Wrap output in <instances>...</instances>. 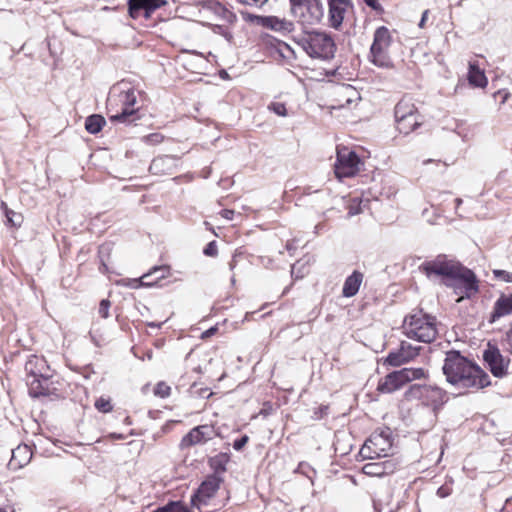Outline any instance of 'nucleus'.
I'll use <instances>...</instances> for the list:
<instances>
[{
  "instance_id": "19",
  "label": "nucleus",
  "mask_w": 512,
  "mask_h": 512,
  "mask_svg": "<svg viewBox=\"0 0 512 512\" xmlns=\"http://www.w3.org/2000/svg\"><path fill=\"white\" fill-rule=\"evenodd\" d=\"M512 315V294L502 293L493 305L489 323H495L500 318Z\"/></svg>"
},
{
  "instance_id": "51",
  "label": "nucleus",
  "mask_w": 512,
  "mask_h": 512,
  "mask_svg": "<svg viewBox=\"0 0 512 512\" xmlns=\"http://www.w3.org/2000/svg\"><path fill=\"white\" fill-rule=\"evenodd\" d=\"M509 96H510L509 92H504L501 103L504 104L508 100Z\"/></svg>"
},
{
  "instance_id": "41",
  "label": "nucleus",
  "mask_w": 512,
  "mask_h": 512,
  "mask_svg": "<svg viewBox=\"0 0 512 512\" xmlns=\"http://www.w3.org/2000/svg\"><path fill=\"white\" fill-rule=\"evenodd\" d=\"M204 254L207 256H216L217 255V246L214 241L210 242L204 249Z\"/></svg>"
},
{
  "instance_id": "6",
  "label": "nucleus",
  "mask_w": 512,
  "mask_h": 512,
  "mask_svg": "<svg viewBox=\"0 0 512 512\" xmlns=\"http://www.w3.org/2000/svg\"><path fill=\"white\" fill-rule=\"evenodd\" d=\"M405 396L408 400H418L433 410L438 409L447 401L446 392L431 385H411L405 392Z\"/></svg>"
},
{
  "instance_id": "46",
  "label": "nucleus",
  "mask_w": 512,
  "mask_h": 512,
  "mask_svg": "<svg viewBox=\"0 0 512 512\" xmlns=\"http://www.w3.org/2000/svg\"><path fill=\"white\" fill-rule=\"evenodd\" d=\"M365 3L374 10H379L380 5L377 0H364Z\"/></svg>"
},
{
  "instance_id": "31",
  "label": "nucleus",
  "mask_w": 512,
  "mask_h": 512,
  "mask_svg": "<svg viewBox=\"0 0 512 512\" xmlns=\"http://www.w3.org/2000/svg\"><path fill=\"white\" fill-rule=\"evenodd\" d=\"M95 407L98 411L103 413H108L113 409L110 399L104 397H100L99 399L96 400Z\"/></svg>"
},
{
  "instance_id": "53",
  "label": "nucleus",
  "mask_w": 512,
  "mask_h": 512,
  "mask_svg": "<svg viewBox=\"0 0 512 512\" xmlns=\"http://www.w3.org/2000/svg\"><path fill=\"white\" fill-rule=\"evenodd\" d=\"M455 203H456V206L459 207L462 204V199L456 198Z\"/></svg>"
},
{
  "instance_id": "10",
  "label": "nucleus",
  "mask_w": 512,
  "mask_h": 512,
  "mask_svg": "<svg viewBox=\"0 0 512 512\" xmlns=\"http://www.w3.org/2000/svg\"><path fill=\"white\" fill-rule=\"evenodd\" d=\"M220 482V479L216 476L206 479L191 498L192 506L201 512H205L203 509L210 505L211 500L220 487Z\"/></svg>"
},
{
  "instance_id": "48",
  "label": "nucleus",
  "mask_w": 512,
  "mask_h": 512,
  "mask_svg": "<svg viewBox=\"0 0 512 512\" xmlns=\"http://www.w3.org/2000/svg\"><path fill=\"white\" fill-rule=\"evenodd\" d=\"M428 14H429V10H425V11L423 12L422 17H421V20H420V22H419V24H418V26H419L420 28H423V27H424L425 22L427 21V18H428Z\"/></svg>"
},
{
  "instance_id": "3",
  "label": "nucleus",
  "mask_w": 512,
  "mask_h": 512,
  "mask_svg": "<svg viewBox=\"0 0 512 512\" xmlns=\"http://www.w3.org/2000/svg\"><path fill=\"white\" fill-rule=\"evenodd\" d=\"M402 331L408 338L424 343L434 341L438 334L435 317L422 311L406 316L402 324Z\"/></svg>"
},
{
  "instance_id": "17",
  "label": "nucleus",
  "mask_w": 512,
  "mask_h": 512,
  "mask_svg": "<svg viewBox=\"0 0 512 512\" xmlns=\"http://www.w3.org/2000/svg\"><path fill=\"white\" fill-rule=\"evenodd\" d=\"M27 375L32 376L36 381L40 378L48 379L50 377L49 367L43 357L31 355L25 363Z\"/></svg>"
},
{
  "instance_id": "42",
  "label": "nucleus",
  "mask_w": 512,
  "mask_h": 512,
  "mask_svg": "<svg viewBox=\"0 0 512 512\" xmlns=\"http://www.w3.org/2000/svg\"><path fill=\"white\" fill-rule=\"evenodd\" d=\"M505 348L506 350L512 354V327L510 330L506 333L505 337Z\"/></svg>"
},
{
  "instance_id": "40",
  "label": "nucleus",
  "mask_w": 512,
  "mask_h": 512,
  "mask_svg": "<svg viewBox=\"0 0 512 512\" xmlns=\"http://www.w3.org/2000/svg\"><path fill=\"white\" fill-rule=\"evenodd\" d=\"M269 0H239L242 4L261 8L263 7Z\"/></svg>"
},
{
  "instance_id": "45",
  "label": "nucleus",
  "mask_w": 512,
  "mask_h": 512,
  "mask_svg": "<svg viewBox=\"0 0 512 512\" xmlns=\"http://www.w3.org/2000/svg\"><path fill=\"white\" fill-rule=\"evenodd\" d=\"M221 215L223 218L227 220H232L234 216V211L229 209H224L221 211Z\"/></svg>"
},
{
  "instance_id": "14",
  "label": "nucleus",
  "mask_w": 512,
  "mask_h": 512,
  "mask_svg": "<svg viewBox=\"0 0 512 512\" xmlns=\"http://www.w3.org/2000/svg\"><path fill=\"white\" fill-rule=\"evenodd\" d=\"M420 347L402 341L400 347L396 351H392L386 357V362L391 366H401L413 360L419 354Z\"/></svg>"
},
{
  "instance_id": "55",
  "label": "nucleus",
  "mask_w": 512,
  "mask_h": 512,
  "mask_svg": "<svg viewBox=\"0 0 512 512\" xmlns=\"http://www.w3.org/2000/svg\"><path fill=\"white\" fill-rule=\"evenodd\" d=\"M434 162L432 159H427L423 161V165H427L428 163Z\"/></svg>"
},
{
  "instance_id": "44",
  "label": "nucleus",
  "mask_w": 512,
  "mask_h": 512,
  "mask_svg": "<svg viewBox=\"0 0 512 512\" xmlns=\"http://www.w3.org/2000/svg\"><path fill=\"white\" fill-rule=\"evenodd\" d=\"M164 271H165V268L164 267H155L153 268V270L150 272V273H147L145 275H143L142 279H147L149 278L153 273H157V272H162V274L157 278V279H160V278H163L164 277Z\"/></svg>"
},
{
  "instance_id": "34",
  "label": "nucleus",
  "mask_w": 512,
  "mask_h": 512,
  "mask_svg": "<svg viewBox=\"0 0 512 512\" xmlns=\"http://www.w3.org/2000/svg\"><path fill=\"white\" fill-rule=\"evenodd\" d=\"M170 392L171 388L165 382H159L154 389V394L161 398L168 397L170 395Z\"/></svg>"
},
{
  "instance_id": "38",
  "label": "nucleus",
  "mask_w": 512,
  "mask_h": 512,
  "mask_svg": "<svg viewBox=\"0 0 512 512\" xmlns=\"http://www.w3.org/2000/svg\"><path fill=\"white\" fill-rule=\"evenodd\" d=\"M110 306H111V303L109 300L104 299L100 302L98 313L102 318L109 317Z\"/></svg>"
},
{
  "instance_id": "5",
  "label": "nucleus",
  "mask_w": 512,
  "mask_h": 512,
  "mask_svg": "<svg viewBox=\"0 0 512 512\" xmlns=\"http://www.w3.org/2000/svg\"><path fill=\"white\" fill-rule=\"evenodd\" d=\"M302 48L312 58L329 59L333 57L335 44L333 39L321 32L309 33L301 41Z\"/></svg>"
},
{
  "instance_id": "50",
  "label": "nucleus",
  "mask_w": 512,
  "mask_h": 512,
  "mask_svg": "<svg viewBox=\"0 0 512 512\" xmlns=\"http://www.w3.org/2000/svg\"><path fill=\"white\" fill-rule=\"evenodd\" d=\"M216 331V328H210L206 332L203 333V336H209L212 335Z\"/></svg>"
},
{
  "instance_id": "22",
  "label": "nucleus",
  "mask_w": 512,
  "mask_h": 512,
  "mask_svg": "<svg viewBox=\"0 0 512 512\" xmlns=\"http://www.w3.org/2000/svg\"><path fill=\"white\" fill-rule=\"evenodd\" d=\"M467 78L469 84L473 87L485 88L488 85L485 72L480 68L477 61H469Z\"/></svg>"
},
{
  "instance_id": "11",
  "label": "nucleus",
  "mask_w": 512,
  "mask_h": 512,
  "mask_svg": "<svg viewBox=\"0 0 512 512\" xmlns=\"http://www.w3.org/2000/svg\"><path fill=\"white\" fill-rule=\"evenodd\" d=\"M483 359L493 376L503 378L508 374L510 359L504 356L498 347L489 344L483 352Z\"/></svg>"
},
{
  "instance_id": "9",
  "label": "nucleus",
  "mask_w": 512,
  "mask_h": 512,
  "mask_svg": "<svg viewBox=\"0 0 512 512\" xmlns=\"http://www.w3.org/2000/svg\"><path fill=\"white\" fill-rule=\"evenodd\" d=\"M391 447L392 442L388 433H374L366 440L360 449V454L368 459L382 457L388 454Z\"/></svg>"
},
{
  "instance_id": "56",
  "label": "nucleus",
  "mask_w": 512,
  "mask_h": 512,
  "mask_svg": "<svg viewBox=\"0 0 512 512\" xmlns=\"http://www.w3.org/2000/svg\"><path fill=\"white\" fill-rule=\"evenodd\" d=\"M295 270H296V265H293L292 266V271H291L293 275L295 274Z\"/></svg>"
},
{
  "instance_id": "16",
  "label": "nucleus",
  "mask_w": 512,
  "mask_h": 512,
  "mask_svg": "<svg viewBox=\"0 0 512 512\" xmlns=\"http://www.w3.org/2000/svg\"><path fill=\"white\" fill-rule=\"evenodd\" d=\"M162 4V0H129V14L134 19L141 16L149 18L151 12Z\"/></svg>"
},
{
  "instance_id": "47",
  "label": "nucleus",
  "mask_w": 512,
  "mask_h": 512,
  "mask_svg": "<svg viewBox=\"0 0 512 512\" xmlns=\"http://www.w3.org/2000/svg\"><path fill=\"white\" fill-rule=\"evenodd\" d=\"M309 469H310V466L305 463H300L298 466V471L307 475L310 478L311 476L308 475V471H307Z\"/></svg>"
},
{
  "instance_id": "2",
  "label": "nucleus",
  "mask_w": 512,
  "mask_h": 512,
  "mask_svg": "<svg viewBox=\"0 0 512 512\" xmlns=\"http://www.w3.org/2000/svg\"><path fill=\"white\" fill-rule=\"evenodd\" d=\"M449 384L461 390H479L490 385L488 374L458 351L446 354L442 367Z\"/></svg>"
},
{
  "instance_id": "21",
  "label": "nucleus",
  "mask_w": 512,
  "mask_h": 512,
  "mask_svg": "<svg viewBox=\"0 0 512 512\" xmlns=\"http://www.w3.org/2000/svg\"><path fill=\"white\" fill-rule=\"evenodd\" d=\"M177 165V159L171 156H162L155 158L150 164V172L154 175L173 174Z\"/></svg>"
},
{
  "instance_id": "13",
  "label": "nucleus",
  "mask_w": 512,
  "mask_h": 512,
  "mask_svg": "<svg viewBox=\"0 0 512 512\" xmlns=\"http://www.w3.org/2000/svg\"><path fill=\"white\" fill-rule=\"evenodd\" d=\"M299 20L303 24L314 25L319 23L324 16V7L321 0H309V2L303 4V10H299Z\"/></svg>"
},
{
  "instance_id": "57",
  "label": "nucleus",
  "mask_w": 512,
  "mask_h": 512,
  "mask_svg": "<svg viewBox=\"0 0 512 512\" xmlns=\"http://www.w3.org/2000/svg\"><path fill=\"white\" fill-rule=\"evenodd\" d=\"M0 512H6V511L0 507Z\"/></svg>"
},
{
  "instance_id": "28",
  "label": "nucleus",
  "mask_w": 512,
  "mask_h": 512,
  "mask_svg": "<svg viewBox=\"0 0 512 512\" xmlns=\"http://www.w3.org/2000/svg\"><path fill=\"white\" fill-rule=\"evenodd\" d=\"M104 124L105 119L101 115H90L85 121V129L91 134H96L101 131Z\"/></svg>"
},
{
  "instance_id": "8",
  "label": "nucleus",
  "mask_w": 512,
  "mask_h": 512,
  "mask_svg": "<svg viewBox=\"0 0 512 512\" xmlns=\"http://www.w3.org/2000/svg\"><path fill=\"white\" fill-rule=\"evenodd\" d=\"M361 161L358 155L347 147L337 148V161L334 165L337 178L352 177L359 172Z\"/></svg>"
},
{
  "instance_id": "27",
  "label": "nucleus",
  "mask_w": 512,
  "mask_h": 512,
  "mask_svg": "<svg viewBox=\"0 0 512 512\" xmlns=\"http://www.w3.org/2000/svg\"><path fill=\"white\" fill-rule=\"evenodd\" d=\"M265 25L275 31H280V32H291L293 30L292 22L285 20V19H280L275 16L267 17L265 19Z\"/></svg>"
},
{
  "instance_id": "18",
  "label": "nucleus",
  "mask_w": 512,
  "mask_h": 512,
  "mask_svg": "<svg viewBox=\"0 0 512 512\" xmlns=\"http://www.w3.org/2000/svg\"><path fill=\"white\" fill-rule=\"evenodd\" d=\"M328 18L330 26L338 29L349 7V0H328Z\"/></svg>"
},
{
  "instance_id": "52",
  "label": "nucleus",
  "mask_w": 512,
  "mask_h": 512,
  "mask_svg": "<svg viewBox=\"0 0 512 512\" xmlns=\"http://www.w3.org/2000/svg\"><path fill=\"white\" fill-rule=\"evenodd\" d=\"M235 265H236V257L234 256L233 259L231 260V262L229 263L230 269L233 270L235 268Z\"/></svg>"
},
{
  "instance_id": "20",
  "label": "nucleus",
  "mask_w": 512,
  "mask_h": 512,
  "mask_svg": "<svg viewBox=\"0 0 512 512\" xmlns=\"http://www.w3.org/2000/svg\"><path fill=\"white\" fill-rule=\"evenodd\" d=\"M214 430L211 426L201 425L193 428L186 436L183 437L181 445L191 446L205 442L212 438Z\"/></svg>"
},
{
  "instance_id": "1",
  "label": "nucleus",
  "mask_w": 512,
  "mask_h": 512,
  "mask_svg": "<svg viewBox=\"0 0 512 512\" xmlns=\"http://www.w3.org/2000/svg\"><path fill=\"white\" fill-rule=\"evenodd\" d=\"M420 268L427 277H444V283L453 287L455 293L460 295L457 301L465 297L469 298L478 291L474 273L454 261L447 260L445 257L439 256L435 260L425 262Z\"/></svg>"
},
{
  "instance_id": "4",
  "label": "nucleus",
  "mask_w": 512,
  "mask_h": 512,
  "mask_svg": "<svg viewBox=\"0 0 512 512\" xmlns=\"http://www.w3.org/2000/svg\"><path fill=\"white\" fill-rule=\"evenodd\" d=\"M426 378L423 368H403L386 375L378 384V390L382 393H392L401 389L407 383Z\"/></svg>"
},
{
  "instance_id": "43",
  "label": "nucleus",
  "mask_w": 512,
  "mask_h": 512,
  "mask_svg": "<svg viewBox=\"0 0 512 512\" xmlns=\"http://www.w3.org/2000/svg\"><path fill=\"white\" fill-rule=\"evenodd\" d=\"M248 442V436H243L241 439L236 440L233 444L234 449L240 450Z\"/></svg>"
},
{
  "instance_id": "23",
  "label": "nucleus",
  "mask_w": 512,
  "mask_h": 512,
  "mask_svg": "<svg viewBox=\"0 0 512 512\" xmlns=\"http://www.w3.org/2000/svg\"><path fill=\"white\" fill-rule=\"evenodd\" d=\"M32 458V451L28 445H19L12 450L9 465L12 469H19L27 465Z\"/></svg>"
},
{
  "instance_id": "33",
  "label": "nucleus",
  "mask_w": 512,
  "mask_h": 512,
  "mask_svg": "<svg viewBox=\"0 0 512 512\" xmlns=\"http://www.w3.org/2000/svg\"><path fill=\"white\" fill-rule=\"evenodd\" d=\"M494 278L496 280L505 282V283H512V272L501 270V269H494L492 271Z\"/></svg>"
},
{
  "instance_id": "26",
  "label": "nucleus",
  "mask_w": 512,
  "mask_h": 512,
  "mask_svg": "<svg viewBox=\"0 0 512 512\" xmlns=\"http://www.w3.org/2000/svg\"><path fill=\"white\" fill-rule=\"evenodd\" d=\"M397 129L400 133L409 134L421 125L420 116L396 118Z\"/></svg>"
},
{
  "instance_id": "30",
  "label": "nucleus",
  "mask_w": 512,
  "mask_h": 512,
  "mask_svg": "<svg viewBox=\"0 0 512 512\" xmlns=\"http://www.w3.org/2000/svg\"><path fill=\"white\" fill-rule=\"evenodd\" d=\"M154 512H190V510L181 502H170Z\"/></svg>"
},
{
  "instance_id": "54",
  "label": "nucleus",
  "mask_w": 512,
  "mask_h": 512,
  "mask_svg": "<svg viewBox=\"0 0 512 512\" xmlns=\"http://www.w3.org/2000/svg\"><path fill=\"white\" fill-rule=\"evenodd\" d=\"M114 101H116V99H114V97H113V96H112V97H109V99H108V103H109V105H112Z\"/></svg>"
},
{
  "instance_id": "35",
  "label": "nucleus",
  "mask_w": 512,
  "mask_h": 512,
  "mask_svg": "<svg viewBox=\"0 0 512 512\" xmlns=\"http://www.w3.org/2000/svg\"><path fill=\"white\" fill-rule=\"evenodd\" d=\"M269 110L273 111L278 116L285 117L287 115L286 107L283 103L280 102H272L268 106Z\"/></svg>"
},
{
  "instance_id": "36",
  "label": "nucleus",
  "mask_w": 512,
  "mask_h": 512,
  "mask_svg": "<svg viewBox=\"0 0 512 512\" xmlns=\"http://www.w3.org/2000/svg\"><path fill=\"white\" fill-rule=\"evenodd\" d=\"M1 207L2 209L4 210L5 212V215L7 217V220L12 224V225H17L18 222H17V219L20 218L19 215H17L14 211L8 209L7 205L5 202H2L1 203Z\"/></svg>"
},
{
  "instance_id": "24",
  "label": "nucleus",
  "mask_w": 512,
  "mask_h": 512,
  "mask_svg": "<svg viewBox=\"0 0 512 512\" xmlns=\"http://www.w3.org/2000/svg\"><path fill=\"white\" fill-rule=\"evenodd\" d=\"M363 274L359 271H354L348 276L344 282L342 294L344 297H353L359 291V288L363 282Z\"/></svg>"
},
{
  "instance_id": "37",
  "label": "nucleus",
  "mask_w": 512,
  "mask_h": 512,
  "mask_svg": "<svg viewBox=\"0 0 512 512\" xmlns=\"http://www.w3.org/2000/svg\"><path fill=\"white\" fill-rule=\"evenodd\" d=\"M163 139L164 137L160 133H151L143 138L144 142L151 145L160 144L163 141Z\"/></svg>"
},
{
  "instance_id": "39",
  "label": "nucleus",
  "mask_w": 512,
  "mask_h": 512,
  "mask_svg": "<svg viewBox=\"0 0 512 512\" xmlns=\"http://www.w3.org/2000/svg\"><path fill=\"white\" fill-rule=\"evenodd\" d=\"M309 2V0H290L292 13L298 14L299 10H303V4Z\"/></svg>"
},
{
  "instance_id": "7",
  "label": "nucleus",
  "mask_w": 512,
  "mask_h": 512,
  "mask_svg": "<svg viewBox=\"0 0 512 512\" xmlns=\"http://www.w3.org/2000/svg\"><path fill=\"white\" fill-rule=\"evenodd\" d=\"M390 43L389 30L384 26L379 27L374 33V40L370 49V57L374 65L381 68L391 67L392 62L388 54Z\"/></svg>"
},
{
  "instance_id": "32",
  "label": "nucleus",
  "mask_w": 512,
  "mask_h": 512,
  "mask_svg": "<svg viewBox=\"0 0 512 512\" xmlns=\"http://www.w3.org/2000/svg\"><path fill=\"white\" fill-rule=\"evenodd\" d=\"M363 201L359 198H353L348 206V215L354 216L363 211L362 209Z\"/></svg>"
},
{
  "instance_id": "15",
  "label": "nucleus",
  "mask_w": 512,
  "mask_h": 512,
  "mask_svg": "<svg viewBox=\"0 0 512 512\" xmlns=\"http://www.w3.org/2000/svg\"><path fill=\"white\" fill-rule=\"evenodd\" d=\"M117 100L122 104V110L120 113L112 115L111 120L125 121L127 117L136 112V109H134V105L137 102L135 90L128 89L126 91H121L117 96Z\"/></svg>"
},
{
  "instance_id": "12",
  "label": "nucleus",
  "mask_w": 512,
  "mask_h": 512,
  "mask_svg": "<svg viewBox=\"0 0 512 512\" xmlns=\"http://www.w3.org/2000/svg\"><path fill=\"white\" fill-rule=\"evenodd\" d=\"M335 104L334 109L344 107H356L361 100L360 92L350 84H341L335 87L333 91Z\"/></svg>"
},
{
  "instance_id": "25",
  "label": "nucleus",
  "mask_w": 512,
  "mask_h": 512,
  "mask_svg": "<svg viewBox=\"0 0 512 512\" xmlns=\"http://www.w3.org/2000/svg\"><path fill=\"white\" fill-rule=\"evenodd\" d=\"M420 116L415 105L408 99H402L395 107V118Z\"/></svg>"
},
{
  "instance_id": "49",
  "label": "nucleus",
  "mask_w": 512,
  "mask_h": 512,
  "mask_svg": "<svg viewBox=\"0 0 512 512\" xmlns=\"http://www.w3.org/2000/svg\"><path fill=\"white\" fill-rule=\"evenodd\" d=\"M449 491L448 489H446L445 487H440L438 490H437V495L441 498H444L446 496L449 495Z\"/></svg>"
},
{
  "instance_id": "29",
  "label": "nucleus",
  "mask_w": 512,
  "mask_h": 512,
  "mask_svg": "<svg viewBox=\"0 0 512 512\" xmlns=\"http://www.w3.org/2000/svg\"><path fill=\"white\" fill-rule=\"evenodd\" d=\"M362 471L369 476H383L386 474V463H367L363 466Z\"/></svg>"
}]
</instances>
